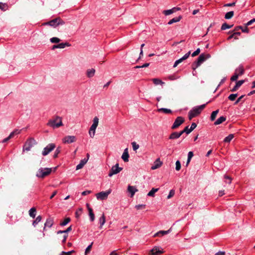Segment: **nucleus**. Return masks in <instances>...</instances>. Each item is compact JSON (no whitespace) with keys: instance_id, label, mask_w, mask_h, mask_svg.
<instances>
[{"instance_id":"nucleus-1","label":"nucleus","mask_w":255,"mask_h":255,"mask_svg":"<svg viewBox=\"0 0 255 255\" xmlns=\"http://www.w3.org/2000/svg\"><path fill=\"white\" fill-rule=\"evenodd\" d=\"M209 102H208L205 104H203L202 105L194 107L188 113L189 119L191 120L193 118L199 115L201 113L202 111L205 108L206 104Z\"/></svg>"},{"instance_id":"nucleus-2","label":"nucleus","mask_w":255,"mask_h":255,"mask_svg":"<svg viewBox=\"0 0 255 255\" xmlns=\"http://www.w3.org/2000/svg\"><path fill=\"white\" fill-rule=\"evenodd\" d=\"M211 57L209 54H201L197 58V60L194 61L192 64V68L195 70L201 64H202L206 60L209 58Z\"/></svg>"},{"instance_id":"nucleus-3","label":"nucleus","mask_w":255,"mask_h":255,"mask_svg":"<svg viewBox=\"0 0 255 255\" xmlns=\"http://www.w3.org/2000/svg\"><path fill=\"white\" fill-rule=\"evenodd\" d=\"M47 125L52 127L53 128H58L63 126L62 118L57 116L54 119L50 120L47 124Z\"/></svg>"},{"instance_id":"nucleus-4","label":"nucleus","mask_w":255,"mask_h":255,"mask_svg":"<svg viewBox=\"0 0 255 255\" xmlns=\"http://www.w3.org/2000/svg\"><path fill=\"white\" fill-rule=\"evenodd\" d=\"M52 172V168H40L36 174V176L39 178H43L46 176L49 175Z\"/></svg>"},{"instance_id":"nucleus-5","label":"nucleus","mask_w":255,"mask_h":255,"mask_svg":"<svg viewBox=\"0 0 255 255\" xmlns=\"http://www.w3.org/2000/svg\"><path fill=\"white\" fill-rule=\"evenodd\" d=\"M64 22L60 18L53 19L49 21L44 22L42 24L43 25H49L50 26L56 27L59 25H63Z\"/></svg>"},{"instance_id":"nucleus-6","label":"nucleus","mask_w":255,"mask_h":255,"mask_svg":"<svg viewBox=\"0 0 255 255\" xmlns=\"http://www.w3.org/2000/svg\"><path fill=\"white\" fill-rule=\"evenodd\" d=\"M93 123L89 130V134L91 137L93 138L95 134V131L98 126L99 119L97 117H95L93 119Z\"/></svg>"},{"instance_id":"nucleus-7","label":"nucleus","mask_w":255,"mask_h":255,"mask_svg":"<svg viewBox=\"0 0 255 255\" xmlns=\"http://www.w3.org/2000/svg\"><path fill=\"white\" fill-rule=\"evenodd\" d=\"M111 189L106 191H102L96 194V198L98 200H104L107 199L108 195L111 193Z\"/></svg>"},{"instance_id":"nucleus-8","label":"nucleus","mask_w":255,"mask_h":255,"mask_svg":"<svg viewBox=\"0 0 255 255\" xmlns=\"http://www.w3.org/2000/svg\"><path fill=\"white\" fill-rule=\"evenodd\" d=\"M123 170V168L119 166V164L117 163L115 165L113 166L109 171L108 176L112 177L113 175L116 174L120 172Z\"/></svg>"},{"instance_id":"nucleus-9","label":"nucleus","mask_w":255,"mask_h":255,"mask_svg":"<svg viewBox=\"0 0 255 255\" xmlns=\"http://www.w3.org/2000/svg\"><path fill=\"white\" fill-rule=\"evenodd\" d=\"M35 143V140L34 138H31L28 139L24 144L23 146V150L29 151L31 148L34 145Z\"/></svg>"},{"instance_id":"nucleus-10","label":"nucleus","mask_w":255,"mask_h":255,"mask_svg":"<svg viewBox=\"0 0 255 255\" xmlns=\"http://www.w3.org/2000/svg\"><path fill=\"white\" fill-rule=\"evenodd\" d=\"M55 147V145L54 143H49L43 149L42 154L43 156H46Z\"/></svg>"},{"instance_id":"nucleus-11","label":"nucleus","mask_w":255,"mask_h":255,"mask_svg":"<svg viewBox=\"0 0 255 255\" xmlns=\"http://www.w3.org/2000/svg\"><path fill=\"white\" fill-rule=\"evenodd\" d=\"M163 253V249L159 246H155L150 251L151 255H159Z\"/></svg>"},{"instance_id":"nucleus-12","label":"nucleus","mask_w":255,"mask_h":255,"mask_svg":"<svg viewBox=\"0 0 255 255\" xmlns=\"http://www.w3.org/2000/svg\"><path fill=\"white\" fill-rule=\"evenodd\" d=\"M184 120L182 117H178L175 120L171 128L174 129L179 127L183 122Z\"/></svg>"},{"instance_id":"nucleus-13","label":"nucleus","mask_w":255,"mask_h":255,"mask_svg":"<svg viewBox=\"0 0 255 255\" xmlns=\"http://www.w3.org/2000/svg\"><path fill=\"white\" fill-rule=\"evenodd\" d=\"M63 142L64 143H71L76 141V137L74 135H68L64 137L62 139Z\"/></svg>"},{"instance_id":"nucleus-14","label":"nucleus","mask_w":255,"mask_h":255,"mask_svg":"<svg viewBox=\"0 0 255 255\" xmlns=\"http://www.w3.org/2000/svg\"><path fill=\"white\" fill-rule=\"evenodd\" d=\"M87 158H85L82 159L80 161V163L78 164L76 166V170H79V169L82 168L83 167V166H84V165L87 162L88 158H89V154H87Z\"/></svg>"},{"instance_id":"nucleus-15","label":"nucleus","mask_w":255,"mask_h":255,"mask_svg":"<svg viewBox=\"0 0 255 255\" xmlns=\"http://www.w3.org/2000/svg\"><path fill=\"white\" fill-rule=\"evenodd\" d=\"M171 230H172V229H171V228H170L169 230H168L167 231H159L158 232L156 233L153 235V237H157V236H159V237L163 236L165 235H167V234H169L170 232H171Z\"/></svg>"},{"instance_id":"nucleus-16","label":"nucleus","mask_w":255,"mask_h":255,"mask_svg":"<svg viewBox=\"0 0 255 255\" xmlns=\"http://www.w3.org/2000/svg\"><path fill=\"white\" fill-rule=\"evenodd\" d=\"M128 191L130 194V197H132L135 193L137 192L138 190L135 186L128 185Z\"/></svg>"},{"instance_id":"nucleus-17","label":"nucleus","mask_w":255,"mask_h":255,"mask_svg":"<svg viewBox=\"0 0 255 255\" xmlns=\"http://www.w3.org/2000/svg\"><path fill=\"white\" fill-rule=\"evenodd\" d=\"M54 221L53 218H48L47 219L46 222L44 224V227L43 230H45L46 227L51 228L53 225Z\"/></svg>"},{"instance_id":"nucleus-18","label":"nucleus","mask_w":255,"mask_h":255,"mask_svg":"<svg viewBox=\"0 0 255 255\" xmlns=\"http://www.w3.org/2000/svg\"><path fill=\"white\" fill-rule=\"evenodd\" d=\"M129 154L128 148H126L122 155V158L125 162L128 161Z\"/></svg>"},{"instance_id":"nucleus-19","label":"nucleus","mask_w":255,"mask_h":255,"mask_svg":"<svg viewBox=\"0 0 255 255\" xmlns=\"http://www.w3.org/2000/svg\"><path fill=\"white\" fill-rule=\"evenodd\" d=\"M181 131L180 132H173L169 136V138L170 139H175L178 138L182 135Z\"/></svg>"},{"instance_id":"nucleus-20","label":"nucleus","mask_w":255,"mask_h":255,"mask_svg":"<svg viewBox=\"0 0 255 255\" xmlns=\"http://www.w3.org/2000/svg\"><path fill=\"white\" fill-rule=\"evenodd\" d=\"M87 206L88 207V210L89 211V215L90 216V219L91 221L93 222L95 220V215L93 212V210L91 208L89 207V205L88 204H87Z\"/></svg>"},{"instance_id":"nucleus-21","label":"nucleus","mask_w":255,"mask_h":255,"mask_svg":"<svg viewBox=\"0 0 255 255\" xmlns=\"http://www.w3.org/2000/svg\"><path fill=\"white\" fill-rule=\"evenodd\" d=\"M95 70L94 68L88 69L86 71V75L88 78L93 77L95 74Z\"/></svg>"},{"instance_id":"nucleus-22","label":"nucleus","mask_w":255,"mask_h":255,"mask_svg":"<svg viewBox=\"0 0 255 255\" xmlns=\"http://www.w3.org/2000/svg\"><path fill=\"white\" fill-rule=\"evenodd\" d=\"M162 165V162L160 161L159 158L156 160L154 165L151 167V169L154 170L160 167Z\"/></svg>"},{"instance_id":"nucleus-23","label":"nucleus","mask_w":255,"mask_h":255,"mask_svg":"<svg viewBox=\"0 0 255 255\" xmlns=\"http://www.w3.org/2000/svg\"><path fill=\"white\" fill-rule=\"evenodd\" d=\"M72 230V226H70L66 230H64V232L65 235L63 236V239L62 241V243H64L67 239L68 235L66 234L68 232L71 231Z\"/></svg>"},{"instance_id":"nucleus-24","label":"nucleus","mask_w":255,"mask_h":255,"mask_svg":"<svg viewBox=\"0 0 255 255\" xmlns=\"http://www.w3.org/2000/svg\"><path fill=\"white\" fill-rule=\"evenodd\" d=\"M106 222V218L104 214H103L102 216L99 219V223H100V227L99 228L100 229H102L103 227V226L105 224Z\"/></svg>"},{"instance_id":"nucleus-25","label":"nucleus","mask_w":255,"mask_h":255,"mask_svg":"<svg viewBox=\"0 0 255 255\" xmlns=\"http://www.w3.org/2000/svg\"><path fill=\"white\" fill-rule=\"evenodd\" d=\"M235 72L237 73L239 76L243 75L244 73V69L243 66L241 65L239 66V67L236 69Z\"/></svg>"},{"instance_id":"nucleus-26","label":"nucleus","mask_w":255,"mask_h":255,"mask_svg":"<svg viewBox=\"0 0 255 255\" xmlns=\"http://www.w3.org/2000/svg\"><path fill=\"white\" fill-rule=\"evenodd\" d=\"M226 120V117L224 116L220 117L214 123L215 125H218L222 124Z\"/></svg>"},{"instance_id":"nucleus-27","label":"nucleus","mask_w":255,"mask_h":255,"mask_svg":"<svg viewBox=\"0 0 255 255\" xmlns=\"http://www.w3.org/2000/svg\"><path fill=\"white\" fill-rule=\"evenodd\" d=\"M181 18H182V17L181 16H179L178 17H174L168 21V24L171 25V24H173V23L177 22L181 20Z\"/></svg>"},{"instance_id":"nucleus-28","label":"nucleus","mask_w":255,"mask_h":255,"mask_svg":"<svg viewBox=\"0 0 255 255\" xmlns=\"http://www.w3.org/2000/svg\"><path fill=\"white\" fill-rule=\"evenodd\" d=\"M36 210L34 207L31 208L29 211V215L32 218H34L36 216Z\"/></svg>"},{"instance_id":"nucleus-29","label":"nucleus","mask_w":255,"mask_h":255,"mask_svg":"<svg viewBox=\"0 0 255 255\" xmlns=\"http://www.w3.org/2000/svg\"><path fill=\"white\" fill-rule=\"evenodd\" d=\"M240 35H241V32H235L228 37V40H230L232 38H234L235 39H238V36H239Z\"/></svg>"},{"instance_id":"nucleus-30","label":"nucleus","mask_w":255,"mask_h":255,"mask_svg":"<svg viewBox=\"0 0 255 255\" xmlns=\"http://www.w3.org/2000/svg\"><path fill=\"white\" fill-rule=\"evenodd\" d=\"M159 190V188H153L148 193L147 196L150 197H154L155 193L157 192Z\"/></svg>"},{"instance_id":"nucleus-31","label":"nucleus","mask_w":255,"mask_h":255,"mask_svg":"<svg viewBox=\"0 0 255 255\" xmlns=\"http://www.w3.org/2000/svg\"><path fill=\"white\" fill-rule=\"evenodd\" d=\"M239 29L242 30L243 32L245 33H248L249 32V29L247 27L243 28L242 26H238L235 28L234 31H236L239 30Z\"/></svg>"},{"instance_id":"nucleus-32","label":"nucleus","mask_w":255,"mask_h":255,"mask_svg":"<svg viewBox=\"0 0 255 255\" xmlns=\"http://www.w3.org/2000/svg\"><path fill=\"white\" fill-rule=\"evenodd\" d=\"M159 112H163L165 114H171L172 113V111L170 109H166V108H160L157 110Z\"/></svg>"},{"instance_id":"nucleus-33","label":"nucleus","mask_w":255,"mask_h":255,"mask_svg":"<svg viewBox=\"0 0 255 255\" xmlns=\"http://www.w3.org/2000/svg\"><path fill=\"white\" fill-rule=\"evenodd\" d=\"M8 5L6 3H2L0 2V9L4 11L8 9Z\"/></svg>"},{"instance_id":"nucleus-34","label":"nucleus","mask_w":255,"mask_h":255,"mask_svg":"<svg viewBox=\"0 0 255 255\" xmlns=\"http://www.w3.org/2000/svg\"><path fill=\"white\" fill-rule=\"evenodd\" d=\"M234 137V134H230L228 136L224 138V142L229 143L232 140Z\"/></svg>"},{"instance_id":"nucleus-35","label":"nucleus","mask_w":255,"mask_h":255,"mask_svg":"<svg viewBox=\"0 0 255 255\" xmlns=\"http://www.w3.org/2000/svg\"><path fill=\"white\" fill-rule=\"evenodd\" d=\"M21 130L15 129L12 132H11L9 135V138H12L15 135L18 134L20 133Z\"/></svg>"},{"instance_id":"nucleus-36","label":"nucleus","mask_w":255,"mask_h":255,"mask_svg":"<svg viewBox=\"0 0 255 255\" xmlns=\"http://www.w3.org/2000/svg\"><path fill=\"white\" fill-rule=\"evenodd\" d=\"M41 219H42V217L41 216H37L36 217V218L35 219V220L33 221L32 225L34 227H35L38 224V223H39L41 221Z\"/></svg>"},{"instance_id":"nucleus-37","label":"nucleus","mask_w":255,"mask_h":255,"mask_svg":"<svg viewBox=\"0 0 255 255\" xmlns=\"http://www.w3.org/2000/svg\"><path fill=\"white\" fill-rule=\"evenodd\" d=\"M219 110H217L215 111H213L212 114H211V117H210V119L212 121H213L215 120L216 119V117L217 116V115L218 114V113H219Z\"/></svg>"},{"instance_id":"nucleus-38","label":"nucleus","mask_w":255,"mask_h":255,"mask_svg":"<svg viewBox=\"0 0 255 255\" xmlns=\"http://www.w3.org/2000/svg\"><path fill=\"white\" fill-rule=\"evenodd\" d=\"M233 26V25H229L226 22H225L222 25L221 30H224L227 29L231 28Z\"/></svg>"},{"instance_id":"nucleus-39","label":"nucleus","mask_w":255,"mask_h":255,"mask_svg":"<svg viewBox=\"0 0 255 255\" xmlns=\"http://www.w3.org/2000/svg\"><path fill=\"white\" fill-rule=\"evenodd\" d=\"M234 14V12L233 11L228 12L226 13L225 15V18L227 19H230L233 16Z\"/></svg>"},{"instance_id":"nucleus-40","label":"nucleus","mask_w":255,"mask_h":255,"mask_svg":"<svg viewBox=\"0 0 255 255\" xmlns=\"http://www.w3.org/2000/svg\"><path fill=\"white\" fill-rule=\"evenodd\" d=\"M71 44L68 42H65V43H61L58 44V47L59 48L63 49L66 46H70Z\"/></svg>"},{"instance_id":"nucleus-41","label":"nucleus","mask_w":255,"mask_h":255,"mask_svg":"<svg viewBox=\"0 0 255 255\" xmlns=\"http://www.w3.org/2000/svg\"><path fill=\"white\" fill-rule=\"evenodd\" d=\"M60 41L61 40L59 38L56 37H53L50 39V41L52 43H57Z\"/></svg>"},{"instance_id":"nucleus-42","label":"nucleus","mask_w":255,"mask_h":255,"mask_svg":"<svg viewBox=\"0 0 255 255\" xmlns=\"http://www.w3.org/2000/svg\"><path fill=\"white\" fill-rule=\"evenodd\" d=\"M152 81H153V83L156 85L162 84L164 83L161 80L157 79V78L153 79Z\"/></svg>"},{"instance_id":"nucleus-43","label":"nucleus","mask_w":255,"mask_h":255,"mask_svg":"<svg viewBox=\"0 0 255 255\" xmlns=\"http://www.w3.org/2000/svg\"><path fill=\"white\" fill-rule=\"evenodd\" d=\"M70 220H71L70 218H66L64 220V221L62 222H61L60 224V225L61 226H66L68 223H69V222H70Z\"/></svg>"},{"instance_id":"nucleus-44","label":"nucleus","mask_w":255,"mask_h":255,"mask_svg":"<svg viewBox=\"0 0 255 255\" xmlns=\"http://www.w3.org/2000/svg\"><path fill=\"white\" fill-rule=\"evenodd\" d=\"M175 8H172V9H168V10H165L163 11V13L165 15H170L171 14H172V13L174 12V9Z\"/></svg>"},{"instance_id":"nucleus-45","label":"nucleus","mask_w":255,"mask_h":255,"mask_svg":"<svg viewBox=\"0 0 255 255\" xmlns=\"http://www.w3.org/2000/svg\"><path fill=\"white\" fill-rule=\"evenodd\" d=\"M225 182L226 183L231 184L232 182V178L228 175H224Z\"/></svg>"},{"instance_id":"nucleus-46","label":"nucleus","mask_w":255,"mask_h":255,"mask_svg":"<svg viewBox=\"0 0 255 255\" xmlns=\"http://www.w3.org/2000/svg\"><path fill=\"white\" fill-rule=\"evenodd\" d=\"M131 145L132 146L133 150L135 151H136L137 149H138L139 146L138 144H137L135 141L131 142Z\"/></svg>"},{"instance_id":"nucleus-47","label":"nucleus","mask_w":255,"mask_h":255,"mask_svg":"<svg viewBox=\"0 0 255 255\" xmlns=\"http://www.w3.org/2000/svg\"><path fill=\"white\" fill-rule=\"evenodd\" d=\"M60 151H61L60 147H57L54 152V153L53 155V157L54 158L57 157V156H58V154H59V153L60 152Z\"/></svg>"},{"instance_id":"nucleus-48","label":"nucleus","mask_w":255,"mask_h":255,"mask_svg":"<svg viewBox=\"0 0 255 255\" xmlns=\"http://www.w3.org/2000/svg\"><path fill=\"white\" fill-rule=\"evenodd\" d=\"M179 78V77L176 76L175 75H171L168 77L169 80L173 81Z\"/></svg>"},{"instance_id":"nucleus-49","label":"nucleus","mask_w":255,"mask_h":255,"mask_svg":"<svg viewBox=\"0 0 255 255\" xmlns=\"http://www.w3.org/2000/svg\"><path fill=\"white\" fill-rule=\"evenodd\" d=\"M237 97V94H231L229 97H228V99L232 101H233L235 100L236 98Z\"/></svg>"},{"instance_id":"nucleus-50","label":"nucleus","mask_w":255,"mask_h":255,"mask_svg":"<svg viewBox=\"0 0 255 255\" xmlns=\"http://www.w3.org/2000/svg\"><path fill=\"white\" fill-rule=\"evenodd\" d=\"M176 167L175 169L176 170L179 171L181 169V163L179 160L176 161L175 163Z\"/></svg>"},{"instance_id":"nucleus-51","label":"nucleus","mask_w":255,"mask_h":255,"mask_svg":"<svg viewBox=\"0 0 255 255\" xmlns=\"http://www.w3.org/2000/svg\"><path fill=\"white\" fill-rule=\"evenodd\" d=\"M82 208H80L78 210H77L75 213L76 217L77 218H79L80 217V216L81 215V214H82Z\"/></svg>"},{"instance_id":"nucleus-52","label":"nucleus","mask_w":255,"mask_h":255,"mask_svg":"<svg viewBox=\"0 0 255 255\" xmlns=\"http://www.w3.org/2000/svg\"><path fill=\"white\" fill-rule=\"evenodd\" d=\"M239 76L237 74V73L235 72L234 75H233L231 78V80L232 81H236L238 79Z\"/></svg>"},{"instance_id":"nucleus-53","label":"nucleus","mask_w":255,"mask_h":255,"mask_svg":"<svg viewBox=\"0 0 255 255\" xmlns=\"http://www.w3.org/2000/svg\"><path fill=\"white\" fill-rule=\"evenodd\" d=\"M197 127V125L195 123H193L190 127V129L188 130V132H191L193 129H194Z\"/></svg>"},{"instance_id":"nucleus-54","label":"nucleus","mask_w":255,"mask_h":255,"mask_svg":"<svg viewBox=\"0 0 255 255\" xmlns=\"http://www.w3.org/2000/svg\"><path fill=\"white\" fill-rule=\"evenodd\" d=\"M175 194V191L173 189L171 190L169 192L168 195L167 196V199H170Z\"/></svg>"},{"instance_id":"nucleus-55","label":"nucleus","mask_w":255,"mask_h":255,"mask_svg":"<svg viewBox=\"0 0 255 255\" xmlns=\"http://www.w3.org/2000/svg\"><path fill=\"white\" fill-rule=\"evenodd\" d=\"M93 243L89 245L85 250V254L86 255L91 250L92 247Z\"/></svg>"},{"instance_id":"nucleus-56","label":"nucleus","mask_w":255,"mask_h":255,"mask_svg":"<svg viewBox=\"0 0 255 255\" xmlns=\"http://www.w3.org/2000/svg\"><path fill=\"white\" fill-rule=\"evenodd\" d=\"M200 52V49L199 48H197L196 51H195L192 54V56L194 57L197 55H198Z\"/></svg>"},{"instance_id":"nucleus-57","label":"nucleus","mask_w":255,"mask_h":255,"mask_svg":"<svg viewBox=\"0 0 255 255\" xmlns=\"http://www.w3.org/2000/svg\"><path fill=\"white\" fill-rule=\"evenodd\" d=\"M135 207V208L137 210H140V209H142V208H145V205H144V204H139V205H136Z\"/></svg>"},{"instance_id":"nucleus-58","label":"nucleus","mask_w":255,"mask_h":255,"mask_svg":"<svg viewBox=\"0 0 255 255\" xmlns=\"http://www.w3.org/2000/svg\"><path fill=\"white\" fill-rule=\"evenodd\" d=\"M244 82L245 80H240L236 83V85L239 88L244 83Z\"/></svg>"},{"instance_id":"nucleus-59","label":"nucleus","mask_w":255,"mask_h":255,"mask_svg":"<svg viewBox=\"0 0 255 255\" xmlns=\"http://www.w3.org/2000/svg\"><path fill=\"white\" fill-rule=\"evenodd\" d=\"M190 128H189L188 126H187L185 128L184 130L181 131L182 134H183L184 132H186L187 134H189L191 132H188V130H189Z\"/></svg>"},{"instance_id":"nucleus-60","label":"nucleus","mask_w":255,"mask_h":255,"mask_svg":"<svg viewBox=\"0 0 255 255\" xmlns=\"http://www.w3.org/2000/svg\"><path fill=\"white\" fill-rule=\"evenodd\" d=\"M191 51H189L188 52L186 53L183 57H182L184 60L187 59L190 56Z\"/></svg>"},{"instance_id":"nucleus-61","label":"nucleus","mask_w":255,"mask_h":255,"mask_svg":"<svg viewBox=\"0 0 255 255\" xmlns=\"http://www.w3.org/2000/svg\"><path fill=\"white\" fill-rule=\"evenodd\" d=\"M255 22V18H253V19H251V20H250L249 21H248L246 23V26L250 25H251L252 24H253Z\"/></svg>"},{"instance_id":"nucleus-62","label":"nucleus","mask_w":255,"mask_h":255,"mask_svg":"<svg viewBox=\"0 0 255 255\" xmlns=\"http://www.w3.org/2000/svg\"><path fill=\"white\" fill-rule=\"evenodd\" d=\"M91 193V191L90 190H86V191H83L82 193V195L83 196H85V195H87L88 194H89Z\"/></svg>"},{"instance_id":"nucleus-63","label":"nucleus","mask_w":255,"mask_h":255,"mask_svg":"<svg viewBox=\"0 0 255 255\" xmlns=\"http://www.w3.org/2000/svg\"><path fill=\"white\" fill-rule=\"evenodd\" d=\"M236 4L235 2H232V3H226L224 5V6L225 7H228V6H234Z\"/></svg>"},{"instance_id":"nucleus-64","label":"nucleus","mask_w":255,"mask_h":255,"mask_svg":"<svg viewBox=\"0 0 255 255\" xmlns=\"http://www.w3.org/2000/svg\"><path fill=\"white\" fill-rule=\"evenodd\" d=\"M225 252H219L215 254V255H225Z\"/></svg>"}]
</instances>
